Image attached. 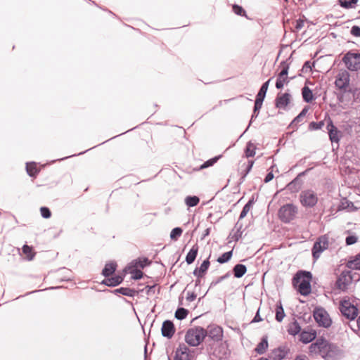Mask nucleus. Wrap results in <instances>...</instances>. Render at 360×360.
Returning <instances> with one entry per match:
<instances>
[{
  "mask_svg": "<svg viewBox=\"0 0 360 360\" xmlns=\"http://www.w3.org/2000/svg\"><path fill=\"white\" fill-rule=\"evenodd\" d=\"M116 267L117 264L115 262H111L107 263L102 270V275L106 278L109 277L115 271Z\"/></svg>",
  "mask_w": 360,
  "mask_h": 360,
  "instance_id": "b1692460",
  "label": "nucleus"
},
{
  "mask_svg": "<svg viewBox=\"0 0 360 360\" xmlns=\"http://www.w3.org/2000/svg\"><path fill=\"white\" fill-rule=\"evenodd\" d=\"M295 184H296V182H295V180H294V181H291L290 183H289V184H288V189H289V190H292V188H294V186L295 185Z\"/></svg>",
  "mask_w": 360,
  "mask_h": 360,
  "instance_id": "680f3d73",
  "label": "nucleus"
},
{
  "mask_svg": "<svg viewBox=\"0 0 360 360\" xmlns=\"http://www.w3.org/2000/svg\"><path fill=\"white\" fill-rule=\"evenodd\" d=\"M342 61L350 71L360 70V53L352 51L347 52L342 58Z\"/></svg>",
  "mask_w": 360,
  "mask_h": 360,
  "instance_id": "20e7f679",
  "label": "nucleus"
},
{
  "mask_svg": "<svg viewBox=\"0 0 360 360\" xmlns=\"http://www.w3.org/2000/svg\"><path fill=\"white\" fill-rule=\"evenodd\" d=\"M300 198L302 205L307 207H312L315 206L318 201L317 195L311 190L302 191Z\"/></svg>",
  "mask_w": 360,
  "mask_h": 360,
  "instance_id": "0eeeda50",
  "label": "nucleus"
},
{
  "mask_svg": "<svg viewBox=\"0 0 360 360\" xmlns=\"http://www.w3.org/2000/svg\"><path fill=\"white\" fill-rule=\"evenodd\" d=\"M335 84L340 89H346L349 84V73L345 70H340L336 77Z\"/></svg>",
  "mask_w": 360,
  "mask_h": 360,
  "instance_id": "9b49d317",
  "label": "nucleus"
},
{
  "mask_svg": "<svg viewBox=\"0 0 360 360\" xmlns=\"http://www.w3.org/2000/svg\"><path fill=\"white\" fill-rule=\"evenodd\" d=\"M274 178V174L272 172H269L264 179V182L268 183L271 181Z\"/></svg>",
  "mask_w": 360,
  "mask_h": 360,
  "instance_id": "bf43d9fd",
  "label": "nucleus"
},
{
  "mask_svg": "<svg viewBox=\"0 0 360 360\" xmlns=\"http://www.w3.org/2000/svg\"><path fill=\"white\" fill-rule=\"evenodd\" d=\"M115 292L128 297H134L136 293V291L134 289L129 288H120L115 290Z\"/></svg>",
  "mask_w": 360,
  "mask_h": 360,
  "instance_id": "473e14b6",
  "label": "nucleus"
},
{
  "mask_svg": "<svg viewBox=\"0 0 360 360\" xmlns=\"http://www.w3.org/2000/svg\"><path fill=\"white\" fill-rule=\"evenodd\" d=\"M331 344L328 342L326 339H318L314 343H312L309 346V352L311 354H319L323 359L327 356L328 349L330 348Z\"/></svg>",
  "mask_w": 360,
  "mask_h": 360,
  "instance_id": "7ed1b4c3",
  "label": "nucleus"
},
{
  "mask_svg": "<svg viewBox=\"0 0 360 360\" xmlns=\"http://www.w3.org/2000/svg\"><path fill=\"white\" fill-rule=\"evenodd\" d=\"M198 252V245L195 244L192 246L186 257V262L188 264H191L194 262Z\"/></svg>",
  "mask_w": 360,
  "mask_h": 360,
  "instance_id": "5701e85b",
  "label": "nucleus"
},
{
  "mask_svg": "<svg viewBox=\"0 0 360 360\" xmlns=\"http://www.w3.org/2000/svg\"><path fill=\"white\" fill-rule=\"evenodd\" d=\"M185 338H207V331L200 326H196L188 330Z\"/></svg>",
  "mask_w": 360,
  "mask_h": 360,
  "instance_id": "2eb2a0df",
  "label": "nucleus"
},
{
  "mask_svg": "<svg viewBox=\"0 0 360 360\" xmlns=\"http://www.w3.org/2000/svg\"><path fill=\"white\" fill-rule=\"evenodd\" d=\"M303 68H311V66H310V62L309 61H306L304 64V66Z\"/></svg>",
  "mask_w": 360,
  "mask_h": 360,
  "instance_id": "69168bd1",
  "label": "nucleus"
},
{
  "mask_svg": "<svg viewBox=\"0 0 360 360\" xmlns=\"http://www.w3.org/2000/svg\"><path fill=\"white\" fill-rule=\"evenodd\" d=\"M280 66L282 68L281 72L278 74L276 82V87L278 89H282L283 87L284 83H288L289 81L288 79V73L289 69V65L286 61H283L281 63Z\"/></svg>",
  "mask_w": 360,
  "mask_h": 360,
  "instance_id": "1a4fd4ad",
  "label": "nucleus"
},
{
  "mask_svg": "<svg viewBox=\"0 0 360 360\" xmlns=\"http://www.w3.org/2000/svg\"><path fill=\"white\" fill-rule=\"evenodd\" d=\"M22 252L27 256V258L28 260H32L34 258V254L32 252V247L24 245L22 246Z\"/></svg>",
  "mask_w": 360,
  "mask_h": 360,
  "instance_id": "4c0bfd02",
  "label": "nucleus"
},
{
  "mask_svg": "<svg viewBox=\"0 0 360 360\" xmlns=\"http://www.w3.org/2000/svg\"><path fill=\"white\" fill-rule=\"evenodd\" d=\"M254 165V161L253 160H249L248 161V164L247 165V167L245 169V172L243 173V176H241V180L243 181L245 179V178L246 177V176L248 175V174L251 171L252 168V166Z\"/></svg>",
  "mask_w": 360,
  "mask_h": 360,
  "instance_id": "de8ad7c7",
  "label": "nucleus"
},
{
  "mask_svg": "<svg viewBox=\"0 0 360 360\" xmlns=\"http://www.w3.org/2000/svg\"><path fill=\"white\" fill-rule=\"evenodd\" d=\"M143 276V272L140 270H135L133 272L132 278L135 280L141 279Z\"/></svg>",
  "mask_w": 360,
  "mask_h": 360,
  "instance_id": "6e6d98bb",
  "label": "nucleus"
},
{
  "mask_svg": "<svg viewBox=\"0 0 360 360\" xmlns=\"http://www.w3.org/2000/svg\"><path fill=\"white\" fill-rule=\"evenodd\" d=\"M312 276L309 271H299L293 278L294 285H298V290L302 295L311 292V280Z\"/></svg>",
  "mask_w": 360,
  "mask_h": 360,
  "instance_id": "f257e3e1",
  "label": "nucleus"
},
{
  "mask_svg": "<svg viewBox=\"0 0 360 360\" xmlns=\"http://www.w3.org/2000/svg\"><path fill=\"white\" fill-rule=\"evenodd\" d=\"M183 230L180 227L173 229L170 233V238L176 240L182 234Z\"/></svg>",
  "mask_w": 360,
  "mask_h": 360,
  "instance_id": "ea45409f",
  "label": "nucleus"
},
{
  "mask_svg": "<svg viewBox=\"0 0 360 360\" xmlns=\"http://www.w3.org/2000/svg\"><path fill=\"white\" fill-rule=\"evenodd\" d=\"M233 11L238 15L244 16L245 15V11L243 8L239 5L234 4L232 7Z\"/></svg>",
  "mask_w": 360,
  "mask_h": 360,
  "instance_id": "37998d69",
  "label": "nucleus"
},
{
  "mask_svg": "<svg viewBox=\"0 0 360 360\" xmlns=\"http://www.w3.org/2000/svg\"><path fill=\"white\" fill-rule=\"evenodd\" d=\"M196 294L193 292H187L186 300L188 302H193L196 298Z\"/></svg>",
  "mask_w": 360,
  "mask_h": 360,
  "instance_id": "4d7b16f0",
  "label": "nucleus"
},
{
  "mask_svg": "<svg viewBox=\"0 0 360 360\" xmlns=\"http://www.w3.org/2000/svg\"><path fill=\"white\" fill-rule=\"evenodd\" d=\"M209 233H210V229H207L205 230V233H204V236H207V235H209Z\"/></svg>",
  "mask_w": 360,
  "mask_h": 360,
  "instance_id": "774afa93",
  "label": "nucleus"
},
{
  "mask_svg": "<svg viewBox=\"0 0 360 360\" xmlns=\"http://www.w3.org/2000/svg\"><path fill=\"white\" fill-rule=\"evenodd\" d=\"M191 358V354L188 347L184 345H181L176 351L174 360H190Z\"/></svg>",
  "mask_w": 360,
  "mask_h": 360,
  "instance_id": "f8f14e48",
  "label": "nucleus"
},
{
  "mask_svg": "<svg viewBox=\"0 0 360 360\" xmlns=\"http://www.w3.org/2000/svg\"><path fill=\"white\" fill-rule=\"evenodd\" d=\"M210 266V261L208 259L203 261V262L201 264L199 268H196L193 271L194 276H197L198 278H201L203 276L205 273L207 271L208 268Z\"/></svg>",
  "mask_w": 360,
  "mask_h": 360,
  "instance_id": "4be33fe9",
  "label": "nucleus"
},
{
  "mask_svg": "<svg viewBox=\"0 0 360 360\" xmlns=\"http://www.w3.org/2000/svg\"><path fill=\"white\" fill-rule=\"evenodd\" d=\"M230 276V274L229 272L226 273L225 275L222 276H220L219 278H218V279L216 281H213L212 283V285H215L218 283H219L220 282H221L222 281H224V279L229 278Z\"/></svg>",
  "mask_w": 360,
  "mask_h": 360,
  "instance_id": "5fc2aeb1",
  "label": "nucleus"
},
{
  "mask_svg": "<svg viewBox=\"0 0 360 360\" xmlns=\"http://www.w3.org/2000/svg\"><path fill=\"white\" fill-rule=\"evenodd\" d=\"M340 311L342 316L349 320H354L358 315V309L348 300L341 301Z\"/></svg>",
  "mask_w": 360,
  "mask_h": 360,
  "instance_id": "423d86ee",
  "label": "nucleus"
},
{
  "mask_svg": "<svg viewBox=\"0 0 360 360\" xmlns=\"http://www.w3.org/2000/svg\"><path fill=\"white\" fill-rule=\"evenodd\" d=\"M307 112H308V108L307 107L304 108L302 110V111L300 112V117H302L304 118L306 116Z\"/></svg>",
  "mask_w": 360,
  "mask_h": 360,
  "instance_id": "052dcab7",
  "label": "nucleus"
},
{
  "mask_svg": "<svg viewBox=\"0 0 360 360\" xmlns=\"http://www.w3.org/2000/svg\"><path fill=\"white\" fill-rule=\"evenodd\" d=\"M304 20H302L301 19H298L295 22V28L297 31H299L304 27Z\"/></svg>",
  "mask_w": 360,
  "mask_h": 360,
  "instance_id": "603ef678",
  "label": "nucleus"
},
{
  "mask_svg": "<svg viewBox=\"0 0 360 360\" xmlns=\"http://www.w3.org/2000/svg\"><path fill=\"white\" fill-rule=\"evenodd\" d=\"M206 331L207 338H222L223 336L222 328L218 326H210Z\"/></svg>",
  "mask_w": 360,
  "mask_h": 360,
  "instance_id": "6ab92c4d",
  "label": "nucleus"
},
{
  "mask_svg": "<svg viewBox=\"0 0 360 360\" xmlns=\"http://www.w3.org/2000/svg\"><path fill=\"white\" fill-rule=\"evenodd\" d=\"M200 202V198L196 195H188L185 198V203L188 207H195Z\"/></svg>",
  "mask_w": 360,
  "mask_h": 360,
  "instance_id": "7c9ffc66",
  "label": "nucleus"
},
{
  "mask_svg": "<svg viewBox=\"0 0 360 360\" xmlns=\"http://www.w3.org/2000/svg\"><path fill=\"white\" fill-rule=\"evenodd\" d=\"M251 206H252V201L250 200L248 201L245 205L244 207H243V210L240 214V217H239V219H243L246 215L249 212L250 208H251Z\"/></svg>",
  "mask_w": 360,
  "mask_h": 360,
  "instance_id": "79ce46f5",
  "label": "nucleus"
},
{
  "mask_svg": "<svg viewBox=\"0 0 360 360\" xmlns=\"http://www.w3.org/2000/svg\"><path fill=\"white\" fill-rule=\"evenodd\" d=\"M262 320V319L261 318L260 315H259V309L257 310L255 317L253 318V319L252 320L251 323H257V322H259Z\"/></svg>",
  "mask_w": 360,
  "mask_h": 360,
  "instance_id": "13d9d810",
  "label": "nucleus"
},
{
  "mask_svg": "<svg viewBox=\"0 0 360 360\" xmlns=\"http://www.w3.org/2000/svg\"><path fill=\"white\" fill-rule=\"evenodd\" d=\"M161 330L162 336L165 338H172L175 332L174 323L169 320L165 321L162 323Z\"/></svg>",
  "mask_w": 360,
  "mask_h": 360,
  "instance_id": "dca6fc26",
  "label": "nucleus"
},
{
  "mask_svg": "<svg viewBox=\"0 0 360 360\" xmlns=\"http://www.w3.org/2000/svg\"><path fill=\"white\" fill-rule=\"evenodd\" d=\"M356 323H357L358 328L360 330V316L358 318Z\"/></svg>",
  "mask_w": 360,
  "mask_h": 360,
  "instance_id": "338daca9",
  "label": "nucleus"
},
{
  "mask_svg": "<svg viewBox=\"0 0 360 360\" xmlns=\"http://www.w3.org/2000/svg\"><path fill=\"white\" fill-rule=\"evenodd\" d=\"M340 210H348L349 211H353L356 210L354 203L351 201L347 200L346 198L341 201L340 205Z\"/></svg>",
  "mask_w": 360,
  "mask_h": 360,
  "instance_id": "2f4dec72",
  "label": "nucleus"
},
{
  "mask_svg": "<svg viewBox=\"0 0 360 360\" xmlns=\"http://www.w3.org/2000/svg\"><path fill=\"white\" fill-rule=\"evenodd\" d=\"M123 281V277L121 276H115L111 278H108L104 279L102 281V284H104L106 286H117L120 284Z\"/></svg>",
  "mask_w": 360,
  "mask_h": 360,
  "instance_id": "412c9836",
  "label": "nucleus"
},
{
  "mask_svg": "<svg viewBox=\"0 0 360 360\" xmlns=\"http://www.w3.org/2000/svg\"><path fill=\"white\" fill-rule=\"evenodd\" d=\"M188 314V311L183 307H179L175 312V317L179 320L184 319Z\"/></svg>",
  "mask_w": 360,
  "mask_h": 360,
  "instance_id": "e433bc0d",
  "label": "nucleus"
},
{
  "mask_svg": "<svg viewBox=\"0 0 360 360\" xmlns=\"http://www.w3.org/2000/svg\"><path fill=\"white\" fill-rule=\"evenodd\" d=\"M358 238L355 235H350L346 237L345 243L347 245H351L357 242Z\"/></svg>",
  "mask_w": 360,
  "mask_h": 360,
  "instance_id": "49530a36",
  "label": "nucleus"
},
{
  "mask_svg": "<svg viewBox=\"0 0 360 360\" xmlns=\"http://www.w3.org/2000/svg\"><path fill=\"white\" fill-rule=\"evenodd\" d=\"M328 350L327 356L325 359L326 360H339L341 352L338 347L331 344L330 348Z\"/></svg>",
  "mask_w": 360,
  "mask_h": 360,
  "instance_id": "aec40b11",
  "label": "nucleus"
},
{
  "mask_svg": "<svg viewBox=\"0 0 360 360\" xmlns=\"http://www.w3.org/2000/svg\"><path fill=\"white\" fill-rule=\"evenodd\" d=\"M285 317V312L284 309L280 303L279 305L276 306V320L278 322H281L283 321V318Z\"/></svg>",
  "mask_w": 360,
  "mask_h": 360,
  "instance_id": "c9c22d12",
  "label": "nucleus"
},
{
  "mask_svg": "<svg viewBox=\"0 0 360 360\" xmlns=\"http://www.w3.org/2000/svg\"><path fill=\"white\" fill-rule=\"evenodd\" d=\"M186 342L193 347L198 346L201 343L202 339H186Z\"/></svg>",
  "mask_w": 360,
  "mask_h": 360,
  "instance_id": "09e8293b",
  "label": "nucleus"
},
{
  "mask_svg": "<svg viewBox=\"0 0 360 360\" xmlns=\"http://www.w3.org/2000/svg\"><path fill=\"white\" fill-rule=\"evenodd\" d=\"M290 94L288 93L278 94L276 98V107L279 109L285 110L290 103Z\"/></svg>",
  "mask_w": 360,
  "mask_h": 360,
  "instance_id": "4468645a",
  "label": "nucleus"
},
{
  "mask_svg": "<svg viewBox=\"0 0 360 360\" xmlns=\"http://www.w3.org/2000/svg\"><path fill=\"white\" fill-rule=\"evenodd\" d=\"M219 158V157L212 158L205 161L198 168L195 169V171H200V170L204 169L205 168L210 167L214 165L217 162Z\"/></svg>",
  "mask_w": 360,
  "mask_h": 360,
  "instance_id": "72a5a7b5",
  "label": "nucleus"
},
{
  "mask_svg": "<svg viewBox=\"0 0 360 360\" xmlns=\"http://www.w3.org/2000/svg\"><path fill=\"white\" fill-rule=\"evenodd\" d=\"M352 281L350 271H343L337 280V285L340 289L344 290Z\"/></svg>",
  "mask_w": 360,
  "mask_h": 360,
  "instance_id": "ddd939ff",
  "label": "nucleus"
},
{
  "mask_svg": "<svg viewBox=\"0 0 360 360\" xmlns=\"http://www.w3.org/2000/svg\"><path fill=\"white\" fill-rule=\"evenodd\" d=\"M233 275L236 278L243 277L247 272V267L242 264H238L233 269Z\"/></svg>",
  "mask_w": 360,
  "mask_h": 360,
  "instance_id": "393cba45",
  "label": "nucleus"
},
{
  "mask_svg": "<svg viewBox=\"0 0 360 360\" xmlns=\"http://www.w3.org/2000/svg\"><path fill=\"white\" fill-rule=\"evenodd\" d=\"M327 129L328 130V135L330 140L332 142L338 143L340 141V137L338 136V130L333 124V122L330 120L328 123L327 124Z\"/></svg>",
  "mask_w": 360,
  "mask_h": 360,
  "instance_id": "a211bd4d",
  "label": "nucleus"
},
{
  "mask_svg": "<svg viewBox=\"0 0 360 360\" xmlns=\"http://www.w3.org/2000/svg\"><path fill=\"white\" fill-rule=\"evenodd\" d=\"M297 214V207L291 203L285 204L278 210L279 219L284 223L292 221Z\"/></svg>",
  "mask_w": 360,
  "mask_h": 360,
  "instance_id": "f03ea898",
  "label": "nucleus"
},
{
  "mask_svg": "<svg viewBox=\"0 0 360 360\" xmlns=\"http://www.w3.org/2000/svg\"><path fill=\"white\" fill-rule=\"evenodd\" d=\"M302 94L305 102L310 103L313 100L312 91L308 86H305L302 88Z\"/></svg>",
  "mask_w": 360,
  "mask_h": 360,
  "instance_id": "cd10ccee",
  "label": "nucleus"
},
{
  "mask_svg": "<svg viewBox=\"0 0 360 360\" xmlns=\"http://www.w3.org/2000/svg\"><path fill=\"white\" fill-rule=\"evenodd\" d=\"M358 0H339L340 5L345 8H352L357 3Z\"/></svg>",
  "mask_w": 360,
  "mask_h": 360,
  "instance_id": "a19ab883",
  "label": "nucleus"
},
{
  "mask_svg": "<svg viewBox=\"0 0 360 360\" xmlns=\"http://www.w3.org/2000/svg\"><path fill=\"white\" fill-rule=\"evenodd\" d=\"M256 146L252 141L247 143L245 153L247 158L254 157L255 155Z\"/></svg>",
  "mask_w": 360,
  "mask_h": 360,
  "instance_id": "c85d7f7f",
  "label": "nucleus"
},
{
  "mask_svg": "<svg viewBox=\"0 0 360 360\" xmlns=\"http://www.w3.org/2000/svg\"><path fill=\"white\" fill-rule=\"evenodd\" d=\"M350 32L354 37H360V27L354 25L352 27Z\"/></svg>",
  "mask_w": 360,
  "mask_h": 360,
  "instance_id": "8fccbe9b",
  "label": "nucleus"
},
{
  "mask_svg": "<svg viewBox=\"0 0 360 360\" xmlns=\"http://www.w3.org/2000/svg\"><path fill=\"white\" fill-rule=\"evenodd\" d=\"M300 326L297 321H294L288 325V332L290 335L295 336L300 331Z\"/></svg>",
  "mask_w": 360,
  "mask_h": 360,
  "instance_id": "c756f323",
  "label": "nucleus"
},
{
  "mask_svg": "<svg viewBox=\"0 0 360 360\" xmlns=\"http://www.w3.org/2000/svg\"><path fill=\"white\" fill-rule=\"evenodd\" d=\"M268 347V342L266 339H262V340L257 345L255 348V352L259 354H264Z\"/></svg>",
  "mask_w": 360,
  "mask_h": 360,
  "instance_id": "f704fd0d",
  "label": "nucleus"
},
{
  "mask_svg": "<svg viewBox=\"0 0 360 360\" xmlns=\"http://www.w3.org/2000/svg\"><path fill=\"white\" fill-rule=\"evenodd\" d=\"M232 257V251H229L222 254L217 258V262L220 264H224L229 262Z\"/></svg>",
  "mask_w": 360,
  "mask_h": 360,
  "instance_id": "58836bf2",
  "label": "nucleus"
},
{
  "mask_svg": "<svg viewBox=\"0 0 360 360\" xmlns=\"http://www.w3.org/2000/svg\"><path fill=\"white\" fill-rule=\"evenodd\" d=\"M314 318L321 326L328 328L331 325L332 321L327 311L323 308H317L314 311Z\"/></svg>",
  "mask_w": 360,
  "mask_h": 360,
  "instance_id": "6e6552de",
  "label": "nucleus"
},
{
  "mask_svg": "<svg viewBox=\"0 0 360 360\" xmlns=\"http://www.w3.org/2000/svg\"><path fill=\"white\" fill-rule=\"evenodd\" d=\"M323 125L324 122L323 121L319 122H311L309 124V129L310 130H318L321 129L323 127Z\"/></svg>",
  "mask_w": 360,
  "mask_h": 360,
  "instance_id": "c03bdc74",
  "label": "nucleus"
},
{
  "mask_svg": "<svg viewBox=\"0 0 360 360\" xmlns=\"http://www.w3.org/2000/svg\"><path fill=\"white\" fill-rule=\"evenodd\" d=\"M149 260L148 258H143V259H139L137 262L138 265L141 268H144L146 265L149 264Z\"/></svg>",
  "mask_w": 360,
  "mask_h": 360,
  "instance_id": "864d4df0",
  "label": "nucleus"
},
{
  "mask_svg": "<svg viewBox=\"0 0 360 360\" xmlns=\"http://www.w3.org/2000/svg\"><path fill=\"white\" fill-rule=\"evenodd\" d=\"M41 215L44 219H49L51 216L50 210L46 207H41L40 208Z\"/></svg>",
  "mask_w": 360,
  "mask_h": 360,
  "instance_id": "a18cd8bd",
  "label": "nucleus"
},
{
  "mask_svg": "<svg viewBox=\"0 0 360 360\" xmlns=\"http://www.w3.org/2000/svg\"><path fill=\"white\" fill-rule=\"evenodd\" d=\"M313 339H308V338H306V339H300V340L302 341V342L304 344H308L309 342H311V341Z\"/></svg>",
  "mask_w": 360,
  "mask_h": 360,
  "instance_id": "0e129e2a",
  "label": "nucleus"
},
{
  "mask_svg": "<svg viewBox=\"0 0 360 360\" xmlns=\"http://www.w3.org/2000/svg\"><path fill=\"white\" fill-rule=\"evenodd\" d=\"M303 117H300V115L299 114L297 116H296L293 120L290 123V126H293V125H297L299 124L300 123H301L302 121H303Z\"/></svg>",
  "mask_w": 360,
  "mask_h": 360,
  "instance_id": "3c124183",
  "label": "nucleus"
},
{
  "mask_svg": "<svg viewBox=\"0 0 360 360\" xmlns=\"http://www.w3.org/2000/svg\"><path fill=\"white\" fill-rule=\"evenodd\" d=\"M271 81V79H269V80H267L266 82H265L261 86L257 96H256V100H255V106H254V110H253V114L252 115V118L251 120H252L254 117H257L258 116V111L260 110V108H262V103L264 100V98H265V96H266V91H267V89H268V87H269V82Z\"/></svg>",
  "mask_w": 360,
  "mask_h": 360,
  "instance_id": "39448f33",
  "label": "nucleus"
},
{
  "mask_svg": "<svg viewBox=\"0 0 360 360\" xmlns=\"http://www.w3.org/2000/svg\"><path fill=\"white\" fill-rule=\"evenodd\" d=\"M347 266L349 269L360 270V255H356L352 259L348 261Z\"/></svg>",
  "mask_w": 360,
  "mask_h": 360,
  "instance_id": "a878e982",
  "label": "nucleus"
},
{
  "mask_svg": "<svg viewBox=\"0 0 360 360\" xmlns=\"http://www.w3.org/2000/svg\"><path fill=\"white\" fill-rule=\"evenodd\" d=\"M328 247V241L326 238L321 237L316 241L313 245L312 255L314 259H318L321 253Z\"/></svg>",
  "mask_w": 360,
  "mask_h": 360,
  "instance_id": "9d476101",
  "label": "nucleus"
},
{
  "mask_svg": "<svg viewBox=\"0 0 360 360\" xmlns=\"http://www.w3.org/2000/svg\"><path fill=\"white\" fill-rule=\"evenodd\" d=\"M26 170L28 175L31 177H35L39 173V170L37 168L35 162L26 163Z\"/></svg>",
  "mask_w": 360,
  "mask_h": 360,
  "instance_id": "bb28decb",
  "label": "nucleus"
},
{
  "mask_svg": "<svg viewBox=\"0 0 360 360\" xmlns=\"http://www.w3.org/2000/svg\"><path fill=\"white\" fill-rule=\"evenodd\" d=\"M307 357L304 355L298 356L296 357L295 360H307Z\"/></svg>",
  "mask_w": 360,
  "mask_h": 360,
  "instance_id": "e2e57ef3",
  "label": "nucleus"
},
{
  "mask_svg": "<svg viewBox=\"0 0 360 360\" xmlns=\"http://www.w3.org/2000/svg\"><path fill=\"white\" fill-rule=\"evenodd\" d=\"M289 349L285 347H278L271 351L270 358L273 360H282L285 357Z\"/></svg>",
  "mask_w": 360,
  "mask_h": 360,
  "instance_id": "f3484780",
  "label": "nucleus"
}]
</instances>
